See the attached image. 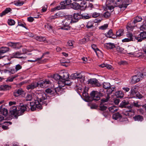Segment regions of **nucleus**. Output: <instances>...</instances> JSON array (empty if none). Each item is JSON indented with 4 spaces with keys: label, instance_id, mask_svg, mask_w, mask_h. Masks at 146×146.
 <instances>
[{
    "label": "nucleus",
    "instance_id": "obj_45",
    "mask_svg": "<svg viewBox=\"0 0 146 146\" xmlns=\"http://www.w3.org/2000/svg\"><path fill=\"white\" fill-rule=\"evenodd\" d=\"M140 31H146V23H143L140 27Z\"/></svg>",
    "mask_w": 146,
    "mask_h": 146
},
{
    "label": "nucleus",
    "instance_id": "obj_64",
    "mask_svg": "<svg viewBox=\"0 0 146 146\" xmlns=\"http://www.w3.org/2000/svg\"><path fill=\"white\" fill-rule=\"evenodd\" d=\"M69 62H61V65L63 66H65V67H67L68 65V63Z\"/></svg>",
    "mask_w": 146,
    "mask_h": 146
},
{
    "label": "nucleus",
    "instance_id": "obj_10",
    "mask_svg": "<svg viewBox=\"0 0 146 146\" xmlns=\"http://www.w3.org/2000/svg\"><path fill=\"white\" fill-rule=\"evenodd\" d=\"M71 18V19L72 21V23H75L78 22L81 19L82 15L79 13H74L73 15H69Z\"/></svg>",
    "mask_w": 146,
    "mask_h": 146
},
{
    "label": "nucleus",
    "instance_id": "obj_32",
    "mask_svg": "<svg viewBox=\"0 0 146 146\" xmlns=\"http://www.w3.org/2000/svg\"><path fill=\"white\" fill-rule=\"evenodd\" d=\"M83 96L89 100H90V96L88 93L86 92V88L84 89L83 92L82 93Z\"/></svg>",
    "mask_w": 146,
    "mask_h": 146
},
{
    "label": "nucleus",
    "instance_id": "obj_30",
    "mask_svg": "<svg viewBox=\"0 0 146 146\" xmlns=\"http://www.w3.org/2000/svg\"><path fill=\"white\" fill-rule=\"evenodd\" d=\"M11 11L12 9L10 8H7L5 9L3 11V12L0 14V16L1 17H2L8 13L11 12Z\"/></svg>",
    "mask_w": 146,
    "mask_h": 146
},
{
    "label": "nucleus",
    "instance_id": "obj_38",
    "mask_svg": "<svg viewBox=\"0 0 146 146\" xmlns=\"http://www.w3.org/2000/svg\"><path fill=\"white\" fill-rule=\"evenodd\" d=\"M102 15L103 17L104 18L106 19H108L110 17L111 15V13L107 11L104 12Z\"/></svg>",
    "mask_w": 146,
    "mask_h": 146
},
{
    "label": "nucleus",
    "instance_id": "obj_9",
    "mask_svg": "<svg viewBox=\"0 0 146 146\" xmlns=\"http://www.w3.org/2000/svg\"><path fill=\"white\" fill-rule=\"evenodd\" d=\"M39 87L45 88L48 86L49 84H51V82L48 80L45 79L40 80L38 82Z\"/></svg>",
    "mask_w": 146,
    "mask_h": 146
},
{
    "label": "nucleus",
    "instance_id": "obj_28",
    "mask_svg": "<svg viewBox=\"0 0 146 146\" xmlns=\"http://www.w3.org/2000/svg\"><path fill=\"white\" fill-rule=\"evenodd\" d=\"M138 86H134L132 87L131 90V95L133 96V95H135L136 93L138 92Z\"/></svg>",
    "mask_w": 146,
    "mask_h": 146
},
{
    "label": "nucleus",
    "instance_id": "obj_26",
    "mask_svg": "<svg viewBox=\"0 0 146 146\" xmlns=\"http://www.w3.org/2000/svg\"><path fill=\"white\" fill-rule=\"evenodd\" d=\"M133 118L135 121L141 122L143 120V117L140 115H136L133 117Z\"/></svg>",
    "mask_w": 146,
    "mask_h": 146
},
{
    "label": "nucleus",
    "instance_id": "obj_54",
    "mask_svg": "<svg viewBox=\"0 0 146 146\" xmlns=\"http://www.w3.org/2000/svg\"><path fill=\"white\" fill-rule=\"evenodd\" d=\"M60 4L61 5L62 8L63 9H65L66 8V5L64 1L61 2L60 3Z\"/></svg>",
    "mask_w": 146,
    "mask_h": 146
},
{
    "label": "nucleus",
    "instance_id": "obj_15",
    "mask_svg": "<svg viewBox=\"0 0 146 146\" xmlns=\"http://www.w3.org/2000/svg\"><path fill=\"white\" fill-rule=\"evenodd\" d=\"M4 107L5 106L4 105H2L0 106V114H3L6 117L8 114V111L4 108Z\"/></svg>",
    "mask_w": 146,
    "mask_h": 146
},
{
    "label": "nucleus",
    "instance_id": "obj_19",
    "mask_svg": "<svg viewBox=\"0 0 146 146\" xmlns=\"http://www.w3.org/2000/svg\"><path fill=\"white\" fill-rule=\"evenodd\" d=\"M87 2L84 1H82L80 5V9L82 10H84L87 9Z\"/></svg>",
    "mask_w": 146,
    "mask_h": 146
},
{
    "label": "nucleus",
    "instance_id": "obj_20",
    "mask_svg": "<svg viewBox=\"0 0 146 146\" xmlns=\"http://www.w3.org/2000/svg\"><path fill=\"white\" fill-rule=\"evenodd\" d=\"M35 38L36 40L39 42H47L46 38L41 36H35Z\"/></svg>",
    "mask_w": 146,
    "mask_h": 146
},
{
    "label": "nucleus",
    "instance_id": "obj_59",
    "mask_svg": "<svg viewBox=\"0 0 146 146\" xmlns=\"http://www.w3.org/2000/svg\"><path fill=\"white\" fill-rule=\"evenodd\" d=\"M22 68V66L19 64H18L16 66L15 68V70H16V72L21 69Z\"/></svg>",
    "mask_w": 146,
    "mask_h": 146
},
{
    "label": "nucleus",
    "instance_id": "obj_55",
    "mask_svg": "<svg viewBox=\"0 0 146 146\" xmlns=\"http://www.w3.org/2000/svg\"><path fill=\"white\" fill-rule=\"evenodd\" d=\"M92 48L95 51V52H96L98 51H99V49L97 48L96 45L94 44L92 45Z\"/></svg>",
    "mask_w": 146,
    "mask_h": 146
},
{
    "label": "nucleus",
    "instance_id": "obj_61",
    "mask_svg": "<svg viewBox=\"0 0 146 146\" xmlns=\"http://www.w3.org/2000/svg\"><path fill=\"white\" fill-rule=\"evenodd\" d=\"M18 25L24 27L25 28H26V24H25V23H22L21 22L19 21H18Z\"/></svg>",
    "mask_w": 146,
    "mask_h": 146
},
{
    "label": "nucleus",
    "instance_id": "obj_11",
    "mask_svg": "<svg viewBox=\"0 0 146 146\" xmlns=\"http://www.w3.org/2000/svg\"><path fill=\"white\" fill-rule=\"evenodd\" d=\"M141 76L140 72H139L137 74L131 77V82L132 84H134L142 80V78L140 76Z\"/></svg>",
    "mask_w": 146,
    "mask_h": 146
},
{
    "label": "nucleus",
    "instance_id": "obj_60",
    "mask_svg": "<svg viewBox=\"0 0 146 146\" xmlns=\"http://www.w3.org/2000/svg\"><path fill=\"white\" fill-rule=\"evenodd\" d=\"M66 6L69 5H71L72 2V1L71 0H66L64 1Z\"/></svg>",
    "mask_w": 146,
    "mask_h": 146
},
{
    "label": "nucleus",
    "instance_id": "obj_47",
    "mask_svg": "<svg viewBox=\"0 0 146 146\" xmlns=\"http://www.w3.org/2000/svg\"><path fill=\"white\" fill-rule=\"evenodd\" d=\"M108 27V24H105L104 25L101 26L99 27V29L102 30H105Z\"/></svg>",
    "mask_w": 146,
    "mask_h": 146
},
{
    "label": "nucleus",
    "instance_id": "obj_50",
    "mask_svg": "<svg viewBox=\"0 0 146 146\" xmlns=\"http://www.w3.org/2000/svg\"><path fill=\"white\" fill-rule=\"evenodd\" d=\"M7 23L8 25H14L15 23V21L12 19H8Z\"/></svg>",
    "mask_w": 146,
    "mask_h": 146
},
{
    "label": "nucleus",
    "instance_id": "obj_39",
    "mask_svg": "<svg viewBox=\"0 0 146 146\" xmlns=\"http://www.w3.org/2000/svg\"><path fill=\"white\" fill-rule=\"evenodd\" d=\"M108 109L109 111L111 113H114L115 111H117L118 110L117 108L114 106H112L109 107Z\"/></svg>",
    "mask_w": 146,
    "mask_h": 146
},
{
    "label": "nucleus",
    "instance_id": "obj_57",
    "mask_svg": "<svg viewBox=\"0 0 146 146\" xmlns=\"http://www.w3.org/2000/svg\"><path fill=\"white\" fill-rule=\"evenodd\" d=\"M92 16L94 18H96L100 15V14L97 12H94L92 14Z\"/></svg>",
    "mask_w": 146,
    "mask_h": 146
},
{
    "label": "nucleus",
    "instance_id": "obj_7",
    "mask_svg": "<svg viewBox=\"0 0 146 146\" xmlns=\"http://www.w3.org/2000/svg\"><path fill=\"white\" fill-rule=\"evenodd\" d=\"M45 91L46 94L45 93H40V94H45L46 96V98L48 99V98H49L50 99V102L52 98H54L55 96L54 90L53 89L48 88L46 89Z\"/></svg>",
    "mask_w": 146,
    "mask_h": 146
},
{
    "label": "nucleus",
    "instance_id": "obj_25",
    "mask_svg": "<svg viewBox=\"0 0 146 146\" xmlns=\"http://www.w3.org/2000/svg\"><path fill=\"white\" fill-rule=\"evenodd\" d=\"M104 35L106 37L110 38H112L115 35H113V30L111 29H110L107 33H105Z\"/></svg>",
    "mask_w": 146,
    "mask_h": 146
},
{
    "label": "nucleus",
    "instance_id": "obj_18",
    "mask_svg": "<svg viewBox=\"0 0 146 146\" xmlns=\"http://www.w3.org/2000/svg\"><path fill=\"white\" fill-rule=\"evenodd\" d=\"M124 33V31L123 29H119L116 32V35L114 36L112 38H116L117 37H120L123 36Z\"/></svg>",
    "mask_w": 146,
    "mask_h": 146
},
{
    "label": "nucleus",
    "instance_id": "obj_58",
    "mask_svg": "<svg viewBox=\"0 0 146 146\" xmlns=\"http://www.w3.org/2000/svg\"><path fill=\"white\" fill-rule=\"evenodd\" d=\"M87 6V8H89L90 10L92 9L94 7L93 5L91 3H89Z\"/></svg>",
    "mask_w": 146,
    "mask_h": 146
},
{
    "label": "nucleus",
    "instance_id": "obj_4",
    "mask_svg": "<svg viewBox=\"0 0 146 146\" xmlns=\"http://www.w3.org/2000/svg\"><path fill=\"white\" fill-rule=\"evenodd\" d=\"M70 23H72V21L71 19V18L68 15L62 22V24L63 26L61 27V29H62L66 30H70V27L69 25Z\"/></svg>",
    "mask_w": 146,
    "mask_h": 146
},
{
    "label": "nucleus",
    "instance_id": "obj_33",
    "mask_svg": "<svg viewBox=\"0 0 146 146\" xmlns=\"http://www.w3.org/2000/svg\"><path fill=\"white\" fill-rule=\"evenodd\" d=\"M21 54H22V52L17 51L13 53L11 55V57L12 58H18V57H19V56Z\"/></svg>",
    "mask_w": 146,
    "mask_h": 146
},
{
    "label": "nucleus",
    "instance_id": "obj_23",
    "mask_svg": "<svg viewBox=\"0 0 146 146\" xmlns=\"http://www.w3.org/2000/svg\"><path fill=\"white\" fill-rule=\"evenodd\" d=\"M61 80L62 81L66 80L69 78V74L68 72H63L61 74Z\"/></svg>",
    "mask_w": 146,
    "mask_h": 146
},
{
    "label": "nucleus",
    "instance_id": "obj_62",
    "mask_svg": "<svg viewBox=\"0 0 146 146\" xmlns=\"http://www.w3.org/2000/svg\"><path fill=\"white\" fill-rule=\"evenodd\" d=\"M56 15L58 16V18L60 17H62L64 15V14L62 13L61 12H58L56 13Z\"/></svg>",
    "mask_w": 146,
    "mask_h": 146
},
{
    "label": "nucleus",
    "instance_id": "obj_14",
    "mask_svg": "<svg viewBox=\"0 0 146 146\" xmlns=\"http://www.w3.org/2000/svg\"><path fill=\"white\" fill-rule=\"evenodd\" d=\"M37 87H39L38 82H33L31 84L27 86V89L28 90H33Z\"/></svg>",
    "mask_w": 146,
    "mask_h": 146
},
{
    "label": "nucleus",
    "instance_id": "obj_56",
    "mask_svg": "<svg viewBox=\"0 0 146 146\" xmlns=\"http://www.w3.org/2000/svg\"><path fill=\"white\" fill-rule=\"evenodd\" d=\"M90 16H90L88 14L86 15H82V17H81V18H82L83 19H88L90 18Z\"/></svg>",
    "mask_w": 146,
    "mask_h": 146
},
{
    "label": "nucleus",
    "instance_id": "obj_42",
    "mask_svg": "<svg viewBox=\"0 0 146 146\" xmlns=\"http://www.w3.org/2000/svg\"><path fill=\"white\" fill-rule=\"evenodd\" d=\"M103 87L105 89H109L110 88V84L109 83L104 82Z\"/></svg>",
    "mask_w": 146,
    "mask_h": 146
},
{
    "label": "nucleus",
    "instance_id": "obj_37",
    "mask_svg": "<svg viewBox=\"0 0 146 146\" xmlns=\"http://www.w3.org/2000/svg\"><path fill=\"white\" fill-rule=\"evenodd\" d=\"M142 20L141 17V16H137L135 17L134 19L133 23L135 24L138 22L141 21Z\"/></svg>",
    "mask_w": 146,
    "mask_h": 146
},
{
    "label": "nucleus",
    "instance_id": "obj_5",
    "mask_svg": "<svg viewBox=\"0 0 146 146\" xmlns=\"http://www.w3.org/2000/svg\"><path fill=\"white\" fill-rule=\"evenodd\" d=\"M90 98L93 100L97 101L100 99V97L103 96V94L100 92L93 90L90 93Z\"/></svg>",
    "mask_w": 146,
    "mask_h": 146
},
{
    "label": "nucleus",
    "instance_id": "obj_53",
    "mask_svg": "<svg viewBox=\"0 0 146 146\" xmlns=\"http://www.w3.org/2000/svg\"><path fill=\"white\" fill-rule=\"evenodd\" d=\"M79 74L75 73L73 74H72L70 76V78L72 79H74L76 78H77V76L79 75Z\"/></svg>",
    "mask_w": 146,
    "mask_h": 146
},
{
    "label": "nucleus",
    "instance_id": "obj_27",
    "mask_svg": "<svg viewBox=\"0 0 146 146\" xmlns=\"http://www.w3.org/2000/svg\"><path fill=\"white\" fill-rule=\"evenodd\" d=\"M126 36L128 37V38L131 40L132 41H135V36H133V34L130 32H127L126 34Z\"/></svg>",
    "mask_w": 146,
    "mask_h": 146
},
{
    "label": "nucleus",
    "instance_id": "obj_34",
    "mask_svg": "<svg viewBox=\"0 0 146 146\" xmlns=\"http://www.w3.org/2000/svg\"><path fill=\"white\" fill-rule=\"evenodd\" d=\"M11 87L8 85H2L0 86V89L3 90H7L11 89Z\"/></svg>",
    "mask_w": 146,
    "mask_h": 146
},
{
    "label": "nucleus",
    "instance_id": "obj_43",
    "mask_svg": "<svg viewBox=\"0 0 146 146\" xmlns=\"http://www.w3.org/2000/svg\"><path fill=\"white\" fill-rule=\"evenodd\" d=\"M24 3V2L23 1H21L20 0H18L17 1L14 2V4L17 6H21Z\"/></svg>",
    "mask_w": 146,
    "mask_h": 146
},
{
    "label": "nucleus",
    "instance_id": "obj_6",
    "mask_svg": "<svg viewBox=\"0 0 146 146\" xmlns=\"http://www.w3.org/2000/svg\"><path fill=\"white\" fill-rule=\"evenodd\" d=\"M18 111L20 115H22L24 113L25 111H29L30 110V108L29 107V104L23 105L20 104L18 107Z\"/></svg>",
    "mask_w": 146,
    "mask_h": 146
},
{
    "label": "nucleus",
    "instance_id": "obj_48",
    "mask_svg": "<svg viewBox=\"0 0 146 146\" xmlns=\"http://www.w3.org/2000/svg\"><path fill=\"white\" fill-rule=\"evenodd\" d=\"M106 8L107 9L111 10L114 8V7L113 5H110L111 4H108L106 3Z\"/></svg>",
    "mask_w": 146,
    "mask_h": 146
},
{
    "label": "nucleus",
    "instance_id": "obj_36",
    "mask_svg": "<svg viewBox=\"0 0 146 146\" xmlns=\"http://www.w3.org/2000/svg\"><path fill=\"white\" fill-rule=\"evenodd\" d=\"M132 96V98H136L139 99L143 97L141 94L139 92L136 93L135 95H133Z\"/></svg>",
    "mask_w": 146,
    "mask_h": 146
},
{
    "label": "nucleus",
    "instance_id": "obj_12",
    "mask_svg": "<svg viewBox=\"0 0 146 146\" xmlns=\"http://www.w3.org/2000/svg\"><path fill=\"white\" fill-rule=\"evenodd\" d=\"M10 50V48L7 47L2 46L0 48V59L5 57V56L3 55L4 54L8 52Z\"/></svg>",
    "mask_w": 146,
    "mask_h": 146
},
{
    "label": "nucleus",
    "instance_id": "obj_16",
    "mask_svg": "<svg viewBox=\"0 0 146 146\" xmlns=\"http://www.w3.org/2000/svg\"><path fill=\"white\" fill-rule=\"evenodd\" d=\"M104 47L107 49H112L115 48V46L114 43L109 42L105 43Z\"/></svg>",
    "mask_w": 146,
    "mask_h": 146
},
{
    "label": "nucleus",
    "instance_id": "obj_8",
    "mask_svg": "<svg viewBox=\"0 0 146 146\" xmlns=\"http://www.w3.org/2000/svg\"><path fill=\"white\" fill-rule=\"evenodd\" d=\"M139 34L138 35H136L135 39L138 42H141L146 40V31H143L142 32H139Z\"/></svg>",
    "mask_w": 146,
    "mask_h": 146
},
{
    "label": "nucleus",
    "instance_id": "obj_24",
    "mask_svg": "<svg viewBox=\"0 0 146 146\" xmlns=\"http://www.w3.org/2000/svg\"><path fill=\"white\" fill-rule=\"evenodd\" d=\"M62 86H64L65 85L70 86L72 84V82L70 80L66 79L62 81L61 83Z\"/></svg>",
    "mask_w": 146,
    "mask_h": 146
},
{
    "label": "nucleus",
    "instance_id": "obj_35",
    "mask_svg": "<svg viewBox=\"0 0 146 146\" xmlns=\"http://www.w3.org/2000/svg\"><path fill=\"white\" fill-rule=\"evenodd\" d=\"M115 95L117 98H122L124 96V94L123 92L119 91L115 92Z\"/></svg>",
    "mask_w": 146,
    "mask_h": 146
},
{
    "label": "nucleus",
    "instance_id": "obj_46",
    "mask_svg": "<svg viewBox=\"0 0 146 146\" xmlns=\"http://www.w3.org/2000/svg\"><path fill=\"white\" fill-rule=\"evenodd\" d=\"M94 23L93 22L91 21H89L87 23V24L86 25V27L88 29H90L92 27H93Z\"/></svg>",
    "mask_w": 146,
    "mask_h": 146
},
{
    "label": "nucleus",
    "instance_id": "obj_1",
    "mask_svg": "<svg viewBox=\"0 0 146 146\" xmlns=\"http://www.w3.org/2000/svg\"><path fill=\"white\" fill-rule=\"evenodd\" d=\"M46 98V96L44 94H38L36 97V99L35 100V102H30L29 103L30 110L32 111L42 110V104L46 106L50 102V99Z\"/></svg>",
    "mask_w": 146,
    "mask_h": 146
},
{
    "label": "nucleus",
    "instance_id": "obj_51",
    "mask_svg": "<svg viewBox=\"0 0 146 146\" xmlns=\"http://www.w3.org/2000/svg\"><path fill=\"white\" fill-rule=\"evenodd\" d=\"M32 96L31 94H27L25 98V100L26 101H31L32 100Z\"/></svg>",
    "mask_w": 146,
    "mask_h": 146
},
{
    "label": "nucleus",
    "instance_id": "obj_13",
    "mask_svg": "<svg viewBox=\"0 0 146 146\" xmlns=\"http://www.w3.org/2000/svg\"><path fill=\"white\" fill-rule=\"evenodd\" d=\"M88 82L95 87H98L101 86L100 83L96 78H92L89 80Z\"/></svg>",
    "mask_w": 146,
    "mask_h": 146
},
{
    "label": "nucleus",
    "instance_id": "obj_29",
    "mask_svg": "<svg viewBox=\"0 0 146 146\" xmlns=\"http://www.w3.org/2000/svg\"><path fill=\"white\" fill-rule=\"evenodd\" d=\"M23 92L24 91L22 89L19 88L17 91L14 92V95L15 96L17 97L23 94Z\"/></svg>",
    "mask_w": 146,
    "mask_h": 146
},
{
    "label": "nucleus",
    "instance_id": "obj_31",
    "mask_svg": "<svg viewBox=\"0 0 146 146\" xmlns=\"http://www.w3.org/2000/svg\"><path fill=\"white\" fill-rule=\"evenodd\" d=\"M113 118L115 120L118 119H120L122 117V115L118 112H117L113 114L112 115Z\"/></svg>",
    "mask_w": 146,
    "mask_h": 146
},
{
    "label": "nucleus",
    "instance_id": "obj_63",
    "mask_svg": "<svg viewBox=\"0 0 146 146\" xmlns=\"http://www.w3.org/2000/svg\"><path fill=\"white\" fill-rule=\"evenodd\" d=\"M14 43V42H9L7 43V45L13 48Z\"/></svg>",
    "mask_w": 146,
    "mask_h": 146
},
{
    "label": "nucleus",
    "instance_id": "obj_40",
    "mask_svg": "<svg viewBox=\"0 0 146 146\" xmlns=\"http://www.w3.org/2000/svg\"><path fill=\"white\" fill-rule=\"evenodd\" d=\"M22 45L19 42H14L13 48L19 49L22 47Z\"/></svg>",
    "mask_w": 146,
    "mask_h": 146
},
{
    "label": "nucleus",
    "instance_id": "obj_49",
    "mask_svg": "<svg viewBox=\"0 0 146 146\" xmlns=\"http://www.w3.org/2000/svg\"><path fill=\"white\" fill-rule=\"evenodd\" d=\"M100 110L102 111H104L106 110L107 108V107L104 105H102V104H100Z\"/></svg>",
    "mask_w": 146,
    "mask_h": 146
},
{
    "label": "nucleus",
    "instance_id": "obj_21",
    "mask_svg": "<svg viewBox=\"0 0 146 146\" xmlns=\"http://www.w3.org/2000/svg\"><path fill=\"white\" fill-rule=\"evenodd\" d=\"M9 113L12 117L14 116L15 118L17 119L18 116H20L18 111H10Z\"/></svg>",
    "mask_w": 146,
    "mask_h": 146
},
{
    "label": "nucleus",
    "instance_id": "obj_17",
    "mask_svg": "<svg viewBox=\"0 0 146 146\" xmlns=\"http://www.w3.org/2000/svg\"><path fill=\"white\" fill-rule=\"evenodd\" d=\"M61 82V81H58V86L55 88V89H54L55 92V93L57 94H58V93L60 92V93H61V91L63 90V89L62 88L64 86H62Z\"/></svg>",
    "mask_w": 146,
    "mask_h": 146
},
{
    "label": "nucleus",
    "instance_id": "obj_2",
    "mask_svg": "<svg viewBox=\"0 0 146 146\" xmlns=\"http://www.w3.org/2000/svg\"><path fill=\"white\" fill-rule=\"evenodd\" d=\"M119 107L121 108H127L128 110L125 111H123V114L127 116H128L129 117L132 115L131 113H133V111L131 109V106L130 105L128 101H125L123 100L120 104Z\"/></svg>",
    "mask_w": 146,
    "mask_h": 146
},
{
    "label": "nucleus",
    "instance_id": "obj_3",
    "mask_svg": "<svg viewBox=\"0 0 146 146\" xmlns=\"http://www.w3.org/2000/svg\"><path fill=\"white\" fill-rule=\"evenodd\" d=\"M132 2V0H117L114 4L115 7H118L124 11Z\"/></svg>",
    "mask_w": 146,
    "mask_h": 146
},
{
    "label": "nucleus",
    "instance_id": "obj_22",
    "mask_svg": "<svg viewBox=\"0 0 146 146\" xmlns=\"http://www.w3.org/2000/svg\"><path fill=\"white\" fill-rule=\"evenodd\" d=\"M72 3L71 5V6L73 9L78 10L80 9V4L78 3V2H75Z\"/></svg>",
    "mask_w": 146,
    "mask_h": 146
},
{
    "label": "nucleus",
    "instance_id": "obj_41",
    "mask_svg": "<svg viewBox=\"0 0 146 146\" xmlns=\"http://www.w3.org/2000/svg\"><path fill=\"white\" fill-rule=\"evenodd\" d=\"M54 78L56 80H59V81H61V83L62 80H61V75H60L58 74H54L53 76Z\"/></svg>",
    "mask_w": 146,
    "mask_h": 146
},
{
    "label": "nucleus",
    "instance_id": "obj_52",
    "mask_svg": "<svg viewBox=\"0 0 146 146\" xmlns=\"http://www.w3.org/2000/svg\"><path fill=\"white\" fill-rule=\"evenodd\" d=\"M8 71L9 73L13 74L16 72V70L13 68H10L9 69Z\"/></svg>",
    "mask_w": 146,
    "mask_h": 146
},
{
    "label": "nucleus",
    "instance_id": "obj_44",
    "mask_svg": "<svg viewBox=\"0 0 146 146\" xmlns=\"http://www.w3.org/2000/svg\"><path fill=\"white\" fill-rule=\"evenodd\" d=\"M17 76V75H14L11 76V77H8L7 80H6V81L7 82H12L13 81V80Z\"/></svg>",
    "mask_w": 146,
    "mask_h": 146
}]
</instances>
